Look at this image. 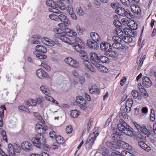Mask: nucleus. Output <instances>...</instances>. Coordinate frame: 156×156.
Here are the masks:
<instances>
[{"mask_svg": "<svg viewBox=\"0 0 156 156\" xmlns=\"http://www.w3.org/2000/svg\"><path fill=\"white\" fill-rule=\"evenodd\" d=\"M119 133H118L117 131H115V130L112 135V139L115 141L111 142L108 141L107 140L105 139L103 141L102 145L104 146L106 145L112 149H114V148L117 147V146L119 144H123L122 147H125V145L127 147L129 145L128 144L122 142L120 140L121 138L120 137Z\"/></svg>", "mask_w": 156, "mask_h": 156, "instance_id": "obj_1", "label": "nucleus"}, {"mask_svg": "<svg viewBox=\"0 0 156 156\" xmlns=\"http://www.w3.org/2000/svg\"><path fill=\"white\" fill-rule=\"evenodd\" d=\"M118 133H119L120 137L122 132L124 133L125 134L129 136H132L133 135V129L128 125L126 123H124L123 124H118L117 125Z\"/></svg>", "mask_w": 156, "mask_h": 156, "instance_id": "obj_2", "label": "nucleus"}, {"mask_svg": "<svg viewBox=\"0 0 156 156\" xmlns=\"http://www.w3.org/2000/svg\"><path fill=\"white\" fill-rule=\"evenodd\" d=\"M31 140L34 145L38 148H40L42 145L45 144L46 141L44 136L39 133L31 138Z\"/></svg>", "mask_w": 156, "mask_h": 156, "instance_id": "obj_3", "label": "nucleus"}, {"mask_svg": "<svg viewBox=\"0 0 156 156\" xmlns=\"http://www.w3.org/2000/svg\"><path fill=\"white\" fill-rule=\"evenodd\" d=\"M70 44L73 45V49L76 51L81 53L84 51L82 49L84 48V44L79 38L76 37L71 40Z\"/></svg>", "mask_w": 156, "mask_h": 156, "instance_id": "obj_4", "label": "nucleus"}, {"mask_svg": "<svg viewBox=\"0 0 156 156\" xmlns=\"http://www.w3.org/2000/svg\"><path fill=\"white\" fill-rule=\"evenodd\" d=\"M98 135V133L94 132L90 134L85 143V147L87 149H89L91 148L94 141Z\"/></svg>", "mask_w": 156, "mask_h": 156, "instance_id": "obj_5", "label": "nucleus"}, {"mask_svg": "<svg viewBox=\"0 0 156 156\" xmlns=\"http://www.w3.org/2000/svg\"><path fill=\"white\" fill-rule=\"evenodd\" d=\"M98 135V133L94 132L90 134L85 143V147L87 149H89L91 148L94 141Z\"/></svg>", "mask_w": 156, "mask_h": 156, "instance_id": "obj_6", "label": "nucleus"}, {"mask_svg": "<svg viewBox=\"0 0 156 156\" xmlns=\"http://www.w3.org/2000/svg\"><path fill=\"white\" fill-rule=\"evenodd\" d=\"M21 150V148L19 145L16 144L13 147L11 144H9L8 145L7 151L9 156H15L14 151L16 153H19Z\"/></svg>", "mask_w": 156, "mask_h": 156, "instance_id": "obj_7", "label": "nucleus"}, {"mask_svg": "<svg viewBox=\"0 0 156 156\" xmlns=\"http://www.w3.org/2000/svg\"><path fill=\"white\" fill-rule=\"evenodd\" d=\"M147 128L145 126H142L141 132L148 137L152 133V128L149 123L147 125Z\"/></svg>", "mask_w": 156, "mask_h": 156, "instance_id": "obj_8", "label": "nucleus"}, {"mask_svg": "<svg viewBox=\"0 0 156 156\" xmlns=\"http://www.w3.org/2000/svg\"><path fill=\"white\" fill-rule=\"evenodd\" d=\"M83 63L85 66V69L88 71H90L94 73L96 72L95 69L87 60L84 59V60L83 61Z\"/></svg>", "mask_w": 156, "mask_h": 156, "instance_id": "obj_9", "label": "nucleus"}, {"mask_svg": "<svg viewBox=\"0 0 156 156\" xmlns=\"http://www.w3.org/2000/svg\"><path fill=\"white\" fill-rule=\"evenodd\" d=\"M21 148L26 151H30L33 149V146L28 141L23 142L21 145Z\"/></svg>", "mask_w": 156, "mask_h": 156, "instance_id": "obj_10", "label": "nucleus"}, {"mask_svg": "<svg viewBox=\"0 0 156 156\" xmlns=\"http://www.w3.org/2000/svg\"><path fill=\"white\" fill-rule=\"evenodd\" d=\"M65 62L68 64L75 68H77L79 66V63L70 57L66 58Z\"/></svg>", "mask_w": 156, "mask_h": 156, "instance_id": "obj_11", "label": "nucleus"}, {"mask_svg": "<svg viewBox=\"0 0 156 156\" xmlns=\"http://www.w3.org/2000/svg\"><path fill=\"white\" fill-rule=\"evenodd\" d=\"M87 45L90 49H96L99 47V44L96 42L91 41L90 40L87 41Z\"/></svg>", "mask_w": 156, "mask_h": 156, "instance_id": "obj_12", "label": "nucleus"}, {"mask_svg": "<svg viewBox=\"0 0 156 156\" xmlns=\"http://www.w3.org/2000/svg\"><path fill=\"white\" fill-rule=\"evenodd\" d=\"M36 50L33 51L34 54H36L37 52H42L44 53H46L47 52V49L44 46L37 45L35 48Z\"/></svg>", "mask_w": 156, "mask_h": 156, "instance_id": "obj_13", "label": "nucleus"}, {"mask_svg": "<svg viewBox=\"0 0 156 156\" xmlns=\"http://www.w3.org/2000/svg\"><path fill=\"white\" fill-rule=\"evenodd\" d=\"M37 75L40 78L43 79L48 76L47 73L42 69H39L36 71Z\"/></svg>", "mask_w": 156, "mask_h": 156, "instance_id": "obj_14", "label": "nucleus"}, {"mask_svg": "<svg viewBox=\"0 0 156 156\" xmlns=\"http://www.w3.org/2000/svg\"><path fill=\"white\" fill-rule=\"evenodd\" d=\"M151 82L150 79L147 77L144 76L142 78V84L146 87H149L151 86Z\"/></svg>", "mask_w": 156, "mask_h": 156, "instance_id": "obj_15", "label": "nucleus"}, {"mask_svg": "<svg viewBox=\"0 0 156 156\" xmlns=\"http://www.w3.org/2000/svg\"><path fill=\"white\" fill-rule=\"evenodd\" d=\"M41 40L44 44L48 46H53L55 44L54 41L47 38H42Z\"/></svg>", "mask_w": 156, "mask_h": 156, "instance_id": "obj_16", "label": "nucleus"}, {"mask_svg": "<svg viewBox=\"0 0 156 156\" xmlns=\"http://www.w3.org/2000/svg\"><path fill=\"white\" fill-rule=\"evenodd\" d=\"M132 94L134 99H136L139 101H142V97L140 94V93L137 90H132L131 92Z\"/></svg>", "mask_w": 156, "mask_h": 156, "instance_id": "obj_17", "label": "nucleus"}, {"mask_svg": "<svg viewBox=\"0 0 156 156\" xmlns=\"http://www.w3.org/2000/svg\"><path fill=\"white\" fill-rule=\"evenodd\" d=\"M35 128L36 132L37 133H40V134H41V132L42 133L47 129V128L45 126H44L38 124H36Z\"/></svg>", "mask_w": 156, "mask_h": 156, "instance_id": "obj_18", "label": "nucleus"}, {"mask_svg": "<svg viewBox=\"0 0 156 156\" xmlns=\"http://www.w3.org/2000/svg\"><path fill=\"white\" fill-rule=\"evenodd\" d=\"M100 47L101 50L104 51H106L108 49V47H111L112 45L111 44L103 42L100 43Z\"/></svg>", "mask_w": 156, "mask_h": 156, "instance_id": "obj_19", "label": "nucleus"}, {"mask_svg": "<svg viewBox=\"0 0 156 156\" xmlns=\"http://www.w3.org/2000/svg\"><path fill=\"white\" fill-rule=\"evenodd\" d=\"M133 101L132 98H129L125 104V108L127 112H129L131 111L133 104Z\"/></svg>", "mask_w": 156, "mask_h": 156, "instance_id": "obj_20", "label": "nucleus"}, {"mask_svg": "<svg viewBox=\"0 0 156 156\" xmlns=\"http://www.w3.org/2000/svg\"><path fill=\"white\" fill-rule=\"evenodd\" d=\"M90 37L94 41L100 42L101 39L100 37L97 33L95 32H92L90 34Z\"/></svg>", "mask_w": 156, "mask_h": 156, "instance_id": "obj_21", "label": "nucleus"}, {"mask_svg": "<svg viewBox=\"0 0 156 156\" xmlns=\"http://www.w3.org/2000/svg\"><path fill=\"white\" fill-rule=\"evenodd\" d=\"M117 53L116 52L112 50L111 48H109L104 53L105 55L107 56L110 57H115L116 56Z\"/></svg>", "mask_w": 156, "mask_h": 156, "instance_id": "obj_22", "label": "nucleus"}, {"mask_svg": "<svg viewBox=\"0 0 156 156\" xmlns=\"http://www.w3.org/2000/svg\"><path fill=\"white\" fill-rule=\"evenodd\" d=\"M99 56L95 53L92 52L90 54V59L92 63L94 62H98L99 61L98 59H99Z\"/></svg>", "mask_w": 156, "mask_h": 156, "instance_id": "obj_23", "label": "nucleus"}, {"mask_svg": "<svg viewBox=\"0 0 156 156\" xmlns=\"http://www.w3.org/2000/svg\"><path fill=\"white\" fill-rule=\"evenodd\" d=\"M58 38H59L62 41L68 43L70 44L71 40L68 38L63 35H59L58 36Z\"/></svg>", "mask_w": 156, "mask_h": 156, "instance_id": "obj_24", "label": "nucleus"}, {"mask_svg": "<svg viewBox=\"0 0 156 156\" xmlns=\"http://www.w3.org/2000/svg\"><path fill=\"white\" fill-rule=\"evenodd\" d=\"M58 18L62 22L66 24H69L70 23L66 16L63 14H60L58 16Z\"/></svg>", "mask_w": 156, "mask_h": 156, "instance_id": "obj_25", "label": "nucleus"}, {"mask_svg": "<svg viewBox=\"0 0 156 156\" xmlns=\"http://www.w3.org/2000/svg\"><path fill=\"white\" fill-rule=\"evenodd\" d=\"M112 47L118 50L123 49L125 48L124 45L122 44L121 42L118 43H112Z\"/></svg>", "mask_w": 156, "mask_h": 156, "instance_id": "obj_26", "label": "nucleus"}, {"mask_svg": "<svg viewBox=\"0 0 156 156\" xmlns=\"http://www.w3.org/2000/svg\"><path fill=\"white\" fill-rule=\"evenodd\" d=\"M112 41H111L110 44L112 45V43H118L121 42L122 39L118 36H113L112 38Z\"/></svg>", "mask_w": 156, "mask_h": 156, "instance_id": "obj_27", "label": "nucleus"}, {"mask_svg": "<svg viewBox=\"0 0 156 156\" xmlns=\"http://www.w3.org/2000/svg\"><path fill=\"white\" fill-rule=\"evenodd\" d=\"M99 148L101 150L103 156H109V154H108V151L106 147L104 146H100Z\"/></svg>", "mask_w": 156, "mask_h": 156, "instance_id": "obj_28", "label": "nucleus"}, {"mask_svg": "<svg viewBox=\"0 0 156 156\" xmlns=\"http://www.w3.org/2000/svg\"><path fill=\"white\" fill-rule=\"evenodd\" d=\"M76 100L77 102V105H79L81 104H83L84 103H86V101L81 96H78L76 97Z\"/></svg>", "mask_w": 156, "mask_h": 156, "instance_id": "obj_29", "label": "nucleus"}, {"mask_svg": "<svg viewBox=\"0 0 156 156\" xmlns=\"http://www.w3.org/2000/svg\"><path fill=\"white\" fill-rule=\"evenodd\" d=\"M99 59H98L99 61H98V62H102L103 63H107L109 62V59L107 57L104 56L100 55L99 56Z\"/></svg>", "mask_w": 156, "mask_h": 156, "instance_id": "obj_30", "label": "nucleus"}, {"mask_svg": "<svg viewBox=\"0 0 156 156\" xmlns=\"http://www.w3.org/2000/svg\"><path fill=\"white\" fill-rule=\"evenodd\" d=\"M6 110V108L4 105H2L0 107V122H3L2 118L4 116V110Z\"/></svg>", "mask_w": 156, "mask_h": 156, "instance_id": "obj_31", "label": "nucleus"}, {"mask_svg": "<svg viewBox=\"0 0 156 156\" xmlns=\"http://www.w3.org/2000/svg\"><path fill=\"white\" fill-rule=\"evenodd\" d=\"M56 5L62 10H65L66 8V5L61 1H58V2H57Z\"/></svg>", "mask_w": 156, "mask_h": 156, "instance_id": "obj_32", "label": "nucleus"}, {"mask_svg": "<svg viewBox=\"0 0 156 156\" xmlns=\"http://www.w3.org/2000/svg\"><path fill=\"white\" fill-rule=\"evenodd\" d=\"M125 9L122 7H119L117 8L115 10L116 13H118L119 15L122 16Z\"/></svg>", "mask_w": 156, "mask_h": 156, "instance_id": "obj_33", "label": "nucleus"}, {"mask_svg": "<svg viewBox=\"0 0 156 156\" xmlns=\"http://www.w3.org/2000/svg\"><path fill=\"white\" fill-rule=\"evenodd\" d=\"M37 104L36 101L33 99H30L27 101V105L29 106H34Z\"/></svg>", "mask_w": 156, "mask_h": 156, "instance_id": "obj_34", "label": "nucleus"}, {"mask_svg": "<svg viewBox=\"0 0 156 156\" xmlns=\"http://www.w3.org/2000/svg\"><path fill=\"white\" fill-rule=\"evenodd\" d=\"M79 115L78 111L76 109L72 110L71 111L70 115L73 118H75Z\"/></svg>", "mask_w": 156, "mask_h": 156, "instance_id": "obj_35", "label": "nucleus"}, {"mask_svg": "<svg viewBox=\"0 0 156 156\" xmlns=\"http://www.w3.org/2000/svg\"><path fill=\"white\" fill-rule=\"evenodd\" d=\"M55 139L57 143L60 144H62L64 142L63 138L61 136H58L55 137Z\"/></svg>", "mask_w": 156, "mask_h": 156, "instance_id": "obj_36", "label": "nucleus"}, {"mask_svg": "<svg viewBox=\"0 0 156 156\" xmlns=\"http://www.w3.org/2000/svg\"><path fill=\"white\" fill-rule=\"evenodd\" d=\"M122 39L125 42L127 43H130L133 40L132 38L128 36L124 37H123Z\"/></svg>", "mask_w": 156, "mask_h": 156, "instance_id": "obj_37", "label": "nucleus"}, {"mask_svg": "<svg viewBox=\"0 0 156 156\" xmlns=\"http://www.w3.org/2000/svg\"><path fill=\"white\" fill-rule=\"evenodd\" d=\"M54 31L56 34H57V35L58 37V36L59 35H63L62 33L64 32V31L60 28H55L54 29Z\"/></svg>", "mask_w": 156, "mask_h": 156, "instance_id": "obj_38", "label": "nucleus"}, {"mask_svg": "<svg viewBox=\"0 0 156 156\" xmlns=\"http://www.w3.org/2000/svg\"><path fill=\"white\" fill-rule=\"evenodd\" d=\"M40 89L42 91V93L46 95L48 94V93L47 91V88L45 85H43L41 86L40 87Z\"/></svg>", "mask_w": 156, "mask_h": 156, "instance_id": "obj_39", "label": "nucleus"}, {"mask_svg": "<svg viewBox=\"0 0 156 156\" xmlns=\"http://www.w3.org/2000/svg\"><path fill=\"white\" fill-rule=\"evenodd\" d=\"M76 11L77 14L80 16H82L84 14V12L82 8L80 7H77L76 8Z\"/></svg>", "mask_w": 156, "mask_h": 156, "instance_id": "obj_40", "label": "nucleus"}, {"mask_svg": "<svg viewBox=\"0 0 156 156\" xmlns=\"http://www.w3.org/2000/svg\"><path fill=\"white\" fill-rule=\"evenodd\" d=\"M137 28L136 27L135 29L134 28L133 29H130V33L129 34V36H131V37H134L137 35V33L135 30Z\"/></svg>", "mask_w": 156, "mask_h": 156, "instance_id": "obj_41", "label": "nucleus"}, {"mask_svg": "<svg viewBox=\"0 0 156 156\" xmlns=\"http://www.w3.org/2000/svg\"><path fill=\"white\" fill-rule=\"evenodd\" d=\"M19 109L28 113H30V112L27 108L23 105H21L18 107Z\"/></svg>", "mask_w": 156, "mask_h": 156, "instance_id": "obj_42", "label": "nucleus"}, {"mask_svg": "<svg viewBox=\"0 0 156 156\" xmlns=\"http://www.w3.org/2000/svg\"><path fill=\"white\" fill-rule=\"evenodd\" d=\"M122 4L126 7H129L130 5L129 0H120Z\"/></svg>", "mask_w": 156, "mask_h": 156, "instance_id": "obj_43", "label": "nucleus"}, {"mask_svg": "<svg viewBox=\"0 0 156 156\" xmlns=\"http://www.w3.org/2000/svg\"><path fill=\"white\" fill-rule=\"evenodd\" d=\"M55 6H54L53 7L51 8V11L52 12H53L55 13H61V12L60 10H59L56 9V5H55Z\"/></svg>", "mask_w": 156, "mask_h": 156, "instance_id": "obj_44", "label": "nucleus"}, {"mask_svg": "<svg viewBox=\"0 0 156 156\" xmlns=\"http://www.w3.org/2000/svg\"><path fill=\"white\" fill-rule=\"evenodd\" d=\"M122 154L123 156H135L133 154L126 151H122Z\"/></svg>", "mask_w": 156, "mask_h": 156, "instance_id": "obj_45", "label": "nucleus"}, {"mask_svg": "<svg viewBox=\"0 0 156 156\" xmlns=\"http://www.w3.org/2000/svg\"><path fill=\"white\" fill-rule=\"evenodd\" d=\"M46 4L47 6L53 7L55 6L54 2L52 0H48L46 2Z\"/></svg>", "mask_w": 156, "mask_h": 156, "instance_id": "obj_46", "label": "nucleus"}, {"mask_svg": "<svg viewBox=\"0 0 156 156\" xmlns=\"http://www.w3.org/2000/svg\"><path fill=\"white\" fill-rule=\"evenodd\" d=\"M36 55V57L39 59H45L46 58L47 56L45 55H42L41 54H38L37 53Z\"/></svg>", "mask_w": 156, "mask_h": 156, "instance_id": "obj_47", "label": "nucleus"}, {"mask_svg": "<svg viewBox=\"0 0 156 156\" xmlns=\"http://www.w3.org/2000/svg\"><path fill=\"white\" fill-rule=\"evenodd\" d=\"M68 36L73 37H75L77 35V34L75 31L73 30H71L69 33L68 34Z\"/></svg>", "mask_w": 156, "mask_h": 156, "instance_id": "obj_48", "label": "nucleus"}, {"mask_svg": "<svg viewBox=\"0 0 156 156\" xmlns=\"http://www.w3.org/2000/svg\"><path fill=\"white\" fill-rule=\"evenodd\" d=\"M73 131V129L71 125H69L67 126L66 129V131L67 133L69 134L72 133Z\"/></svg>", "mask_w": 156, "mask_h": 156, "instance_id": "obj_49", "label": "nucleus"}, {"mask_svg": "<svg viewBox=\"0 0 156 156\" xmlns=\"http://www.w3.org/2000/svg\"><path fill=\"white\" fill-rule=\"evenodd\" d=\"M93 121L94 119L93 118H91L89 120L87 124V128L88 130H89V128H90V127L92 126Z\"/></svg>", "mask_w": 156, "mask_h": 156, "instance_id": "obj_50", "label": "nucleus"}, {"mask_svg": "<svg viewBox=\"0 0 156 156\" xmlns=\"http://www.w3.org/2000/svg\"><path fill=\"white\" fill-rule=\"evenodd\" d=\"M77 32L78 34L81 35L83 33V30L82 29H81L79 26H77L76 27Z\"/></svg>", "mask_w": 156, "mask_h": 156, "instance_id": "obj_51", "label": "nucleus"}, {"mask_svg": "<svg viewBox=\"0 0 156 156\" xmlns=\"http://www.w3.org/2000/svg\"><path fill=\"white\" fill-rule=\"evenodd\" d=\"M155 115L154 111L153 110L152 111V110H151L150 117V120L152 122H153L155 120Z\"/></svg>", "mask_w": 156, "mask_h": 156, "instance_id": "obj_52", "label": "nucleus"}, {"mask_svg": "<svg viewBox=\"0 0 156 156\" xmlns=\"http://www.w3.org/2000/svg\"><path fill=\"white\" fill-rule=\"evenodd\" d=\"M1 135L3 137V139L7 142V138L6 132L5 130H2L1 132Z\"/></svg>", "mask_w": 156, "mask_h": 156, "instance_id": "obj_53", "label": "nucleus"}, {"mask_svg": "<svg viewBox=\"0 0 156 156\" xmlns=\"http://www.w3.org/2000/svg\"><path fill=\"white\" fill-rule=\"evenodd\" d=\"M141 94L145 98H147L148 96L147 93L145 89H143L141 90Z\"/></svg>", "mask_w": 156, "mask_h": 156, "instance_id": "obj_54", "label": "nucleus"}, {"mask_svg": "<svg viewBox=\"0 0 156 156\" xmlns=\"http://www.w3.org/2000/svg\"><path fill=\"white\" fill-rule=\"evenodd\" d=\"M85 77L83 76H81L79 78L80 83L81 85H82L85 82Z\"/></svg>", "mask_w": 156, "mask_h": 156, "instance_id": "obj_55", "label": "nucleus"}, {"mask_svg": "<svg viewBox=\"0 0 156 156\" xmlns=\"http://www.w3.org/2000/svg\"><path fill=\"white\" fill-rule=\"evenodd\" d=\"M67 11L69 14L74 12L73 9L71 5H67Z\"/></svg>", "mask_w": 156, "mask_h": 156, "instance_id": "obj_56", "label": "nucleus"}, {"mask_svg": "<svg viewBox=\"0 0 156 156\" xmlns=\"http://www.w3.org/2000/svg\"><path fill=\"white\" fill-rule=\"evenodd\" d=\"M142 149L147 151H149L151 150L150 147H149L146 144H144Z\"/></svg>", "mask_w": 156, "mask_h": 156, "instance_id": "obj_57", "label": "nucleus"}, {"mask_svg": "<svg viewBox=\"0 0 156 156\" xmlns=\"http://www.w3.org/2000/svg\"><path fill=\"white\" fill-rule=\"evenodd\" d=\"M134 126H135L136 128L137 129L138 131L139 132H141L142 126H140V125L136 122L134 123Z\"/></svg>", "mask_w": 156, "mask_h": 156, "instance_id": "obj_58", "label": "nucleus"}, {"mask_svg": "<svg viewBox=\"0 0 156 156\" xmlns=\"http://www.w3.org/2000/svg\"><path fill=\"white\" fill-rule=\"evenodd\" d=\"M49 135L50 137L52 138L55 137L56 136V133L54 131H51L49 133Z\"/></svg>", "mask_w": 156, "mask_h": 156, "instance_id": "obj_59", "label": "nucleus"}, {"mask_svg": "<svg viewBox=\"0 0 156 156\" xmlns=\"http://www.w3.org/2000/svg\"><path fill=\"white\" fill-rule=\"evenodd\" d=\"M123 30L126 35H129V34L130 33V29L125 27L124 28Z\"/></svg>", "mask_w": 156, "mask_h": 156, "instance_id": "obj_60", "label": "nucleus"}, {"mask_svg": "<svg viewBox=\"0 0 156 156\" xmlns=\"http://www.w3.org/2000/svg\"><path fill=\"white\" fill-rule=\"evenodd\" d=\"M112 115L110 117H109L107 120L106 121V122L105 124V127L107 126L112 121Z\"/></svg>", "mask_w": 156, "mask_h": 156, "instance_id": "obj_61", "label": "nucleus"}, {"mask_svg": "<svg viewBox=\"0 0 156 156\" xmlns=\"http://www.w3.org/2000/svg\"><path fill=\"white\" fill-rule=\"evenodd\" d=\"M79 106L83 110H85L87 108V106L86 105V103H84V104H81L80 105H79Z\"/></svg>", "mask_w": 156, "mask_h": 156, "instance_id": "obj_62", "label": "nucleus"}, {"mask_svg": "<svg viewBox=\"0 0 156 156\" xmlns=\"http://www.w3.org/2000/svg\"><path fill=\"white\" fill-rule=\"evenodd\" d=\"M36 102L37 104H40L42 102V98L39 97L36 99Z\"/></svg>", "mask_w": 156, "mask_h": 156, "instance_id": "obj_63", "label": "nucleus"}, {"mask_svg": "<svg viewBox=\"0 0 156 156\" xmlns=\"http://www.w3.org/2000/svg\"><path fill=\"white\" fill-rule=\"evenodd\" d=\"M69 14L71 16V17L72 19L74 20H77V17L74 12Z\"/></svg>", "mask_w": 156, "mask_h": 156, "instance_id": "obj_64", "label": "nucleus"}]
</instances>
